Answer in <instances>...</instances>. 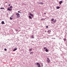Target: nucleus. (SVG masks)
Masks as SVG:
<instances>
[{"label":"nucleus","instance_id":"nucleus-1","mask_svg":"<svg viewBox=\"0 0 67 67\" xmlns=\"http://www.w3.org/2000/svg\"><path fill=\"white\" fill-rule=\"evenodd\" d=\"M16 15L17 16L16 17L17 18H19L20 16V14L18 13H16Z\"/></svg>","mask_w":67,"mask_h":67},{"label":"nucleus","instance_id":"nucleus-2","mask_svg":"<svg viewBox=\"0 0 67 67\" xmlns=\"http://www.w3.org/2000/svg\"><path fill=\"white\" fill-rule=\"evenodd\" d=\"M47 62L48 63H50V60L49 59V58H47Z\"/></svg>","mask_w":67,"mask_h":67},{"label":"nucleus","instance_id":"nucleus-3","mask_svg":"<svg viewBox=\"0 0 67 67\" xmlns=\"http://www.w3.org/2000/svg\"><path fill=\"white\" fill-rule=\"evenodd\" d=\"M36 65H37V66H38V67H41V65H40V64L38 63H36Z\"/></svg>","mask_w":67,"mask_h":67},{"label":"nucleus","instance_id":"nucleus-4","mask_svg":"<svg viewBox=\"0 0 67 67\" xmlns=\"http://www.w3.org/2000/svg\"><path fill=\"white\" fill-rule=\"evenodd\" d=\"M8 11H12V9H10L9 8H8L7 9Z\"/></svg>","mask_w":67,"mask_h":67},{"label":"nucleus","instance_id":"nucleus-5","mask_svg":"<svg viewBox=\"0 0 67 67\" xmlns=\"http://www.w3.org/2000/svg\"><path fill=\"white\" fill-rule=\"evenodd\" d=\"M29 15H31V16H32V17H33V14H32L31 13H30Z\"/></svg>","mask_w":67,"mask_h":67},{"label":"nucleus","instance_id":"nucleus-6","mask_svg":"<svg viewBox=\"0 0 67 67\" xmlns=\"http://www.w3.org/2000/svg\"><path fill=\"white\" fill-rule=\"evenodd\" d=\"M59 4H62V3H63V1H60L59 2Z\"/></svg>","mask_w":67,"mask_h":67},{"label":"nucleus","instance_id":"nucleus-7","mask_svg":"<svg viewBox=\"0 0 67 67\" xmlns=\"http://www.w3.org/2000/svg\"><path fill=\"white\" fill-rule=\"evenodd\" d=\"M2 24H4V21H3L2 22Z\"/></svg>","mask_w":67,"mask_h":67},{"label":"nucleus","instance_id":"nucleus-8","mask_svg":"<svg viewBox=\"0 0 67 67\" xmlns=\"http://www.w3.org/2000/svg\"><path fill=\"white\" fill-rule=\"evenodd\" d=\"M48 50H47V49H45V51L46 52H48Z\"/></svg>","mask_w":67,"mask_h":67},{"label":"nucleus","instance_id":"nucleus-9","mask_svg":"<svg viewBox=\"0 0 67 67\" xmlns=\"http://www.w3.org/2000/svg\"><path fill=\"white\" fill-rule=\"evenodd\" d=\"M59 9V7L58 6L57 7V9Z\"/></svg>","mask_w":67,"mask_h":67},{"label":"nucleus","instance_id":"nucleus-10","mask_svg":"<svg viewBox=\"0 0 67 67\" xmlns=\"http://www.w3.org/2000/svg\"><path fill=\"white\" fill-rule=\"evenodd\" d=\"M41 20L43 21V20H45V19H44V18H42L41 19Z\"/></svg>","mask_w":67,"mask_h":67},{"label":"nucleus","instance_id":"nucleus-11","mask_svg":"<svg viewBox=\"0 0 67 67\" xmlns=\"http://www.w3.org/2000/svg\"><path fill=\"white\" fill-rule=\"evenodd\" d=\"M56 20H55L53 21V22L54 23H56Z\"/></svg>","mask_w":67,"mask_h":67},{"label":"nucleus","instance_id":"nucleus-12","mask_svg":"<svg viewBox=\"0 0 67 67\" xmlns=\"http://www.w3.org/2000/svg\"><path fill=\"white\" fill-rule=\"evenodd\" d=\"M31 37L32 38H34V37L33 36V35H32L31 36Z\"/></svg>","mask_w":67,"mask_h":67},{"label":"nucleus","instance_id":"nucleus-13","mask_svg":"<svg viewBox=\"0 0 67 67\" xmlns=\"http://www.w3.org/2000/svg\"><path fill=\"white\" fill-rule=\"evenodd\" d=\"M17 49V48H16L14 49V50H13V51H16V50Z\"/></svg>","mask_w":67,"mask_h":67},{"label":"nucleus","instance_id":"nucleus-14","mask_svg":"<svg viewBox=\"0 0 67 67\" xmlns=\"http://www.w3.org/2000/svg\"><path fill=\"white\" fill-rule=\"evenodd\" d=\"M39 4H43V3L42 2H40L39 3Z\"/></svg>","mask_w":67,"mask_h":67},{"label":"nucleus","instance_id":"nucleus-15","mask_svg":"<svg viewBox=\"0 0 67 67\" xmlns=\"http://www.w3.org/2000/svg\"><path fill=\"white\" fill-rule=\"evenodd\" d=\"M0 9H4V8H3L2 7L0 8Z\"/></svg>","mask_w":67,"mask_h":67},{"label":"nucleus","instance_id":"nucleus-16","mask_svg":"<svg viewBox=\"0 0 67 67\" xmlns=\"http://www.w3.org/2000/svg\"><path fill=\"white\" fill-rule=\"evenodd\" d=\"M29 18L30 19H32V17H31V16H29Z\"/></svg>","mask_w":67,"mask_h":67},{"label":"nucleus","instance_id":"nucleus-17","mask_svg":"<svg viewBox=\"0 0 67 67\" xmlns=\"http://www.w3.org/2000/svg\"><path fill=\"white\" fill-rule=\"evenodd\" d=\"M48 33H49V32H50V30H48Z\"/></svg>","mask_w":67,"mask_h":67},{"label":"nucleus","instance_id":"nucleus-18","mask_svg":"<svg viewBox=\"0 0 67 67\" xmlns=\"http://www.w3.org/2000/svg\"><path fill=\"white\" fill-rule=\"evenodd\" d=\"M10 9H12V6H11L10 7Z\"/></svg>","mask_w":67,"mask_h":67},{"label":"nucleus","instance_id":"nucleus-19","mask_svg":"<svg viewBox=\"0 0 67 67\" xmlns=\"http://www.w3.org/2000/svg\"><path fill=\"white\" fill-rule=\"evenodd\" d=\"M54 19H53L51 20L52 21H54Z\"/></svg>","mask_w":67,"mask_h":67},{"label":"nucleus","instance_id":"nucleus-20","mask_svg":"<svg viewBox=\"0 0 67 67\" xmlns=\"http://www.w3.org/2000/svg\"><path fill=\"white\" fill-rule=\"evenodd\" d=\"M13 18H11V17H10V20H12V19H13Z\"/></svg>","mask_w":67,"mask_h":67},{"label":"nucleus","instance_id":"nucleus-21","mask_svg":"<svg viewBox=\"0 0 67 67\" xmlns=\"http://www.w3.org/2000/svg\"><path fill=\"white\" fill-rule=\"evenodd\" d=\"M32 49H29V51H32Z\"/></svg>","mask_w":67,"mask_h":67},{"label":"nucleus","instance_id":"nucleus-22","mask_svg":"<svg viewBox=\"0 0 67 67\" xmlns=\"http://www.w3.org/2000/svg\"><path fill=\"white\" fill-rule=\"evenodd\" d=\"M18 13H21V12H20V11H18Z\"/></svg>","mask_w":67,"mask_h":67},{"label":"nucleus","instance_id":"nucleus-23","mask_svg":"<svg viewBox=\"0 0 67 67\" xmlns=\"http://www.w3.org/2000/svg\"><path fill=\"white\" fill-rule=\"evenodd\" d=\"M43 48L44 49H46L47 48L46 47H44Z\"/></svg>","mask_w":67,"mask_h":67},{"label":"nucleus","instance_id":"nucleus-24","mask_svg":"<svg viewBox=\"0 0 67 67\" xmlns=\"http://www.w3.org/2000/svg\"><path fill=\"white\" fill-rule=\"evenodd\" d=\"M4 51H7V49H4Z\"/></svg>","mask_w":67,"mask_h":67},{"label":"nucleus","instance_id":"nucleus-25","mask_svg":"<svg viewBox=\"0 0 67 67\" xmlns=\"http://www.w3.org/2000/svg\"><path fill=\"white\" fill-rule=\"evenodd\" d=\"M15 30V31H18V30Z\"/></svg>","mask_w":67,"mask_h":67},{"label":"nucleus","instance_id":"nucleus-26","mask_svg":"<svg viewBox=\"0 0 67 67\" xmlns=\"http://www.w3.org/2000/svg\"><path fill=\"white\" fill-rule=\"evenodd\" d=\"M64 41H66V39H64Z\"/></svg>","mask_w":67,"mask_h":67},{"label":"nucleus","instance_id":"nucleus-27","mask_svg":"<svg viewBox=\"0 0 67 67\" xmlns=\"http://www.w3.org/2000/svg\"><path fill=\"white\" fill-rule=\"evenodd\" d=\"M48 26H46V27H47V28H48Z\"/></svg>","mask_w":67,"mask_h":67},{"label":"nucleus","instance_id":"nucleus-28","mask_svg":"<svg viewBox=\"0 0 67 67\" xmlns=\"http://www.w3.org/2000/svg\"><path fill=\"white\" fill-rule=\"evenodd\" d=\"M8 6H10V4H9L8 5Z\"/></svg>","mask_w":67,"mask_h":67},{"label":"nucleus","instance_id":"nucleus-29","mask_svg":"<svg viewBox=\"0 0 67 67\" xmlns=\"http://www.w3.org/2000/svg\"><path fill=\"white\" fill-rule=\"evenodd\" d=\"M31 53H31H32V54H33V52H31L30 53Z\"/></svg>","mask_w":67,"mask_h":67},{"label":"nucleus","instance_id":"nucleus-30","mask_svg":"<svg viewBox=\"0 0 67 67\" xmlns=\"http://www.w3.org/2000/svg\"><path fill=\"white\" fill-rule=\"evenodd\" d=\"M5 3H7V2H6Z\"/></svg>","mask_w":67,"mask_h":67},{"label":"nucleus","instance_id":"nucleus-31","mask_svg":"<svg viewBox=\"0 0 67 67\" xmlns=\"http://www.w3.org/2000/svg\"><path fill=\"white\" fill-rule=\"evenodd\" d=\"M44 14H46V13H44Z\"/></svg>","mask_w":67,"mask_h":67}]
</instances>
